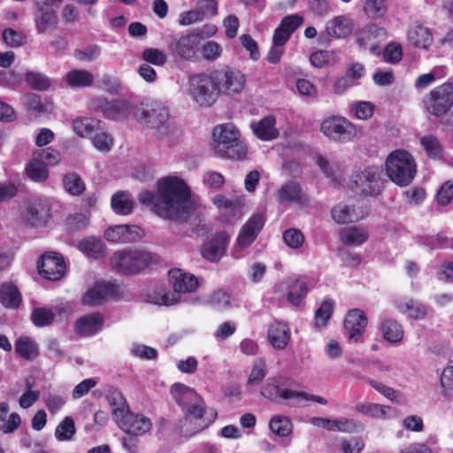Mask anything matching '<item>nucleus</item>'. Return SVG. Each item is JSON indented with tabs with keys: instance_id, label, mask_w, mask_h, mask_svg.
Instances as JSON below:
<instances>
[{
	"instance_id": "f257e3e1",
	"label": "nucleus",
	"mask_w": 453,
	"mask_h": 453,
	"mask_svg": "<svg viewBox=\"0 0 453 453\" xmlns=\"http://www.w3.org/2000/svg\"><path fill=\"white\" fill-rule=\"evenodd\" d=\"M138 200L158 217L172 220L186 219L194 207L189 188L175 176L161 178L156 193L142 191Z\"/></svg>"
},
{
	"instance_id": "f03ea898",
	"label": "nucleus",
	"mask_w": 453,
	"mask_h": 453,
	"mask_svg": "<svg viewBox=\"0 0 453 453\" xmlns=\"http://www.w3.org/2000/svg\"><path fill=\"white\" fill-rule=\"evenodd\" d=\"M171 395L181 407L186 421L194 424L193 433L203 430L216 419V412L206 415L204 401L193 388L175 383L171 387Z\"/></svg>"
},
{
	"instance_id": "7ed1b4c3",
	"label": "nucleus",
	"mask_w": 453,
	"mask_h": 453,
	"mask_svg": "<svg viewBox=\"0 0 453 453\" xmlns=\"http://www.w3.org/2000/svg\"><path fill=\"white\" fill-rule=\"evenodd\" d=\"M138 121L148 128L155 130L158 139L176 136L180 130L171 121L169 108L163 103L150 101L142 104L137 114Z\"/></svg>"
},
{
	"instance_id": "20e7f679",
	"label": "nucleus",
	"mask_w": 453,
	"mask_h": 453,
	"mask_svg": "<svg viewBox=\"0 0 453 453\" xmlns=\"http://www.w3.org/2000/svg\"><path fill=\"white\" fill-rule=\"evenodd\" d=\"M214 150L222 157L242 159L247 154V147L240 140V132L232 123L216 126L212 131Z\"/></svg>"
},
{
	"instance_id": "39448f33",
	"label": "nucleus",
	"mask_w": 453,
	"mask_h": 453,
	"mask_svg": "<svg viewBox=\"0 0 453 453\" xmlns=\"http://www.w3.org/2000/svg\"><path fill=\"white\" fill-rule=\"evenodd\" d=\"M385 167L388 177L401 187L409 185L417 172L413 157L404 150L392 151L386 159Z\"/></svg>"
},
{
	"instance_id": "423d86ee",
	"label": "nucleus",
	"mask_w": 453,
	"mask_h": 453,
	"mask_svg": "<svg viewBox=\"0 0 453 453\" xmlns=\"http://www.w3.org/2000/svg\"><path fill=\"white\" fill-rule=\"evenodd\" d=\"M169 280L173 285V292L164 290L156 294L151 301L153 303L166 306L178 303L180 302V294L193 292L198 287L196 278L180 269L170 270Z\"/></svg>"
},
{
	"instance_id": "0eeeda50",
	"label": "nucleus",
	"mask_w": 453,
	"mask_h": 453,
	"mask_svg": "<svg viewBox=\"0 0 453 453\" xmlns=\"http://www.w3.org/2000/svg\"><path fill=\"white\" fill-rule=\"evenodd\" d=\"M187 94L200 106H211L219 96L214 73L190 76L187 85Z\"/></svg>"
},
{
	"instance_id": "6e6552de",
	"label": "nucleus",
	"mask_w": 453,
	"mask_h": 453,
	"mask_svg": "<svg viewBox=\"0 0 453 453\" xmlns=\"http://www.w3.org/2000/svg\"><path fill=\"white\" fill-rule=\"evenodd\" d=\"M293 381L291 379L278 376L270 377L261 388V395L273 402L285 403L291 407H297V390L292 388Z\"/></svg>"
},
{
	"instance_id": "1a4fd4ad",
	"label": "nucleus",
	"mask_w": 453,
	"mask_h": 453,
	"mask_svg": "<svg viewBox=\"0 0 453 453\" xmlns=\"http://www.w3.org/2000/svg\"><path fill=\"white\" fill-rule=\"evenodd\" d=\"M152 256L144 250L124 249L118 250L111 257V265L124 273H137L151 262Z\"/></svg>"
},
{
	"instance_id": "9d476101",
	"label": "nucleus",
	"mask_w": 453,
	"mask_h": 453,
	"mask_svg": "<svg viewBox=\"0 0 453 453\" xmlns=\"http://www.w3.org/2000/svg\"><path fill=\"white\" fill-rule=\"evenodd\" d=\"M119 408L113 409V414L120 419L121 429L128 434L142 436L152 428L150 418L140 413L130 412L124 397L118 396Z\"/></svg>"
},
{
	"instance_id": "9b49d317",
	"label": "nucleus",
	"mask_w": 453,
	"mask_h": 453,
	"mask_svg": "<svg viewBox=\"0 0 453 453\" xmlns=\"http://www.w3.org/2000/svg\"><path fill=\"white\" fill-rule=\"evenodd\" d=\"M423 104L434 116L446 114L453 106V82H445L432 89L423 98Z\"/></svg>"
},
{
	"instance_id": "f8f14e48",
	"label": "nucleus",
	"mask_w": 453,
	"mask_h": 453,
	"mask_svg": "<svg viewBox=\"0 0 453 453\" xmlns=\"http://www.w3.org/2000/svg\"><path fill=\"white\" fill-rule=\"evenodd\" d=\"M201 35L196 32L181 35L169 47L173 58L194 62L200 58Z\"/></svg>"
},
{
	"instance_id": "ddd939ff",
	"label": "nucleus",
	"mask_w": 453,
	"mask_h": 453,
	"mask_svg": "<svg viewBox=\"0 0 453 453\" xmlns=\"http://www.w3.org/2000/svg\"><path fill=\"white\" fill-rule=\"evenodd\" d=\"M320 131L328 139L341 142L350 141L356 134L355 125L342 116L325 119L320 124Z\"/></svg>"
},
{
	"instance_id": "4468645a",
	"label": "nucleus",
	"mask_w": 453,
	"mask_h": 453,
	"mask_svg": "<svg viewBox=\"0 0 453 453\" xmlns=\"http://www.w3.org/2000/svg\"><path fill=\"white\" fill-rule=\"evenodd\" d=\"M219 95L234 96L241 93L246 83L245 76L238 70H225L214 72Z\"/></svg>"
},
{
	"instance_id": "2eb2a0df",
	"label": "nucleus",
	"mask_w": 453,
	"mask_h": 453,
	"mask_svg": "<svg viewBox=\"0 0 453 453\" xmlns=\"http://www.w3.org/2000/svg\"><path fill=\"white\" fill-rule=\"evenodd\" d=\"M34 14V22L37 35L50 34L56 30L58 24L57 12L50 2H38Z\"/></svg>"
},
{
	"instance_id": "dca6fc26",
	"label": "nucleus",
	"mask_w": 453,
	"mask_h": 453,
	"mask_svg": "<svg viewBox=\"0 0 453 453\" xmlns=\"http://www.w3.org/2000/svg\"><path fill=\"white\" fill-rule=\"evenodd\" d=\"M379 175L377 167H367L354 177L352 188L357 194L373 196L379 191Z\"/></svg>"
},
{
	"instance_id": "f3484780",
	"label": "nucleus",
	"mask_w": 453,
	"mask_h": 453,
	"mask_svg": "<svg viewBox=\"0 0 453 453\" xmlns=\"http://www.w3.org/2000/svg\"><path fill=\"white\" fill-rule=\"evenodd\" d=\"M50 207L46 199L35 198L27 205L23 213V219L29 226H42L50 218Z\"/></svg>"
},
{
	"instance_id": "a211bd4d",
	"label": "nucleus",
	"mask_w": 453,
	"mask_h": 453,
	"mask_svg": "<svg viewBox=\"0 0 453 453\" xmlns=\"http://www.w3.org/2000/svg\"><path fill=\"white\" fill-rule=\"evenodd\" d=\"M41 275L50 280H58L65 273V264L63 257L56 252H49L42 256L38 263Z\"/></svg>"
},
{
	"instance_id": "6ab92c4d",
	"label": "nucleus",
	"mask_w": 453,
	"mask_h": 453,
	"mask_svg": "<svg viewBox=\"0 0 453 453\" xmlns=\"http://www.w3.org/2000/svg\"><path fill=\"white\" fill-rule=\"evenodd\" d=\"M143 235V230L135 225H118L107 228L104 232V238L111 242H133L142 239Z\"/></svg>"
},
{
	"instance_id": "aec40b11",
	"label": "nucleus",
	"mask_w": 453,
	"mask_h": 453,
	"mask_svg": "<svg viewBox=\"0 0 453 453\" xmlns=\"http://www.w3.org/2000/svg\"><path fill=\"white\" fill-rule=\"evenodd\" d=\"M265 223V219L261 214H255L241 228L237 246L241 249L249 247L257 238Z\"/></svg>"
},
{
	"instance_id": "412c9836",
	"label": "nucleus",
	"mask_w": 453,
	"mask_h": 453,
	"mask_svg": "<svg viewBox=\"0 0 453 453\" xmlns=\"http://www.w3.org/2000/svg\"><path fill=\"white\" fill-rule=\"evenodd\" d=\"M229 235L225 232L218 233L202 247L203 257L211 262L219 260L226 250Z\"/></svg>"
},
{
	"instance_id": "4be33fe9",
	"label": "nucleus",
	"mask_w": 453,
	"mask_h": 453,
	"mask_svg": "<svg viewBox=\"0 0 453 453\" xmlns=\"http://www.w3.org/2000/svg\"><path fill=\"white\" fill-rule=\"evenodd\" d=\"M367 326L365 312L359 309L349 311L344 321V327L349 340L358 342Z\"/></svg>"
},
{
	"instance_id": "5701e85b",
	"label": "nucleus",
	"mask_w": 453,
	"mask_h": 453,
	"mask_svg": "<svg viewBox=\"0 0 453 453\" xmlns=\"http://www.w3.org/2000/svg\"><path fill=\"white\" fill-rule=\"evenodd\" d=\"M379 331L384 341L392 345H400L403 342V325L393 318H384L379 325Z\"/></svg>"
},
{
	"instance_id": "b1692460",
	"label": "nucleus",
	"mask_w": 453,
	"mask_h": 453,
	"mask_svg": "<svg viewBox=\"0 0 453 453\" xmlns=\"http://www.w3.org/2000/svg\"><path fill=\"white\" fill-rule=\"evenodd\" d=\"M334 220L339 224L356 222L367 215V210L363 205L339 204L331 211Z\"/></svg>"
},
{
	"instance_id": "393cba45",
	"label": "nucleus",
	"mask_w": 453,
	"mask_h": 453,
	"mask_svg": "<svg viewBox=\"0 0 453 453\" xmlns=\"http://www.w3.org/2000/svg\"><path fill=\"white\" fill-rule=\"evenodd\" d=\"M394 303L396 310L408 319L420 320L427 315V307L414 299L399 297Z\"/></svg>"
},
{
	"instance_id": "a878e982",
	"label": "nucleus",
	"mask_w": 453,
	"mask_h": 453,
	"mask_svg": "<svg viewBox=\"0 0 453 453\" xmlns=\"http://www.w3.org/2000/svg\"><path fill=\"white\" fill-rule=\"evenodd\" d=\"M114 293L113 285L104 282L97 283L84 294L82 303L88 306H96L112 296Z\"/></svg>"
},
{
	"instance_id": "bb28decb",
	"label": "nucleus",
	"mask_w": 453,
	"mask_h": 453,
	"mask_svg": "<svg viewBox=\"0 0 453 453\" xmlns=\"http://www.w3.org/2000/svg\"><path fill=\"white\" fill-rule=\"evenodd\" d=\"M407 39L415 48L424 50H427L434 41L430 29L420 23H414L408 28Z\"/></svg>"
},
{
	"instance_id": "cd10ccee",
	"label": "nucleus",
	"mask_w": 453,
	"mask_h": 453,
	"mask_svg": "<svg viewBox=\"0 0 453 453\" xmlns=\"http://www.w3.org/2000/svg\"><path fill=\"white\" fill-rule=\"evenodd\" d=\"M104 324L103 315L91 313L81 317L75 322V331L81 336H91L99 332Z\"/></svg>"
},
{
	"instance_id": "c85d7f7f",
	"label": "nucleus",
	"mask_w": 453,
	"mask_h": 453,
	"mask_svg": "<svg viewBox=\"0 0 453 453\" xmlns=\"http://www.w3.org/2000/svg\"><path fill=\"white\" fill-rule=\"evenodd\" d=\"M365 74V68L360 64H352L349 66L346 73L339 78L334 85V91L336 95H342L346 89L357 84V81Z\"/></svg>"
},
{
	"instance_id": "c756f323",
	"label": "nucleus",
	"mask_w": 453,
	"mask_h": 453,
	"mask_svg": "<svg viewBox=\"0 0 453 453\" xmlns=\"http://www.w3.org/2000/svg\"><path fill=\"white\" fill-rule=\"evenodd\" d=\"M284 284L288 290V302L296 306L301 305L308 293L307 282L299 276H293Z\"/></svg>"
},
{
	"instance_id": "7c9ffc66",
	"label": "nucleus",
	"mask_w": 453,
	"mask_h": 453,
	"mask_svg": "<svg viewBox=\"0 0 453 453\" xmlns=\"http://www.w3.org/2000/svg\"><path fill=\"white\" fill-rule=\"evenodd\" d=\"M250 126L254 134L260 140L272 141L280 135L279 129L276 127V119L272 115L252 122Z\"/></svg>"
},
{
	"instance_id": "2f4dec72",
	"label": "nucleus",
	"mask_w": 453,
	"mask_h": 453,
	"mask_svg": "<svg viewBox=\"0 0 453 453\" xmlns=\"http://www.w3.org/2000/svg\"><path fill=\"white\" fill-rule=\"evenodd\" d=\"M278 197L280 203H303L305 196L300 184L295 180L285 182L278 190Z\"/></svg>"
},
{
	"instance_id": "473e14b6",
	"label": "nucleus",
	"mask_w": 453,
	"mask_h": 453,
	"mask_svg": "<svg viewBox=\"0 0 453 453\" xmlns=\"http://www.w3.org/2000/svg\"><path fill=\"white\" fill-rule=\"evenodd\" d=\"M21 424V418L17 412H10L9 404L0 402V432L7 434L16 431Z\"/></svg>"
},
{
	"instance_id": "72a5a7b5",
	"label": "nucleus",
	"mask_w": 453,
	"mask_h": 453,
	"mask_svg": "<svg viewBox=\"0 0 453 453\" xmlns=\"http://www.w3.org/2000/svg\"><path fill=\"white\" fill-rule=\"evenodd\" d=\"M102 111L105 118L119 120L127 118L130 112L129 104L121 99L107 101L102 105Z\"/></svg>"
},
{
	"instance_id": "f704fd0d",
	"label": "nucleus",
	"mask_w": 453,
	"mask_h": 453,
	"mask_svg": "<svg viewBox=\"0 0 453 453\" xmlns=\"http://www.w3.org/2000/svg\"><path fill=\"white\" fill-rule=\"evenodd\" d=\"M268 339L274 349H283L290 340V331L286 324L274 322L268 329Z\"/></svg>"
},
{
	"instance_id": "c9c22d12",
	"label": "nucleus",
	"mask_w": 453,
	"mask_h": 453,
	"mask_svg": "<svg viewBox=\"0 0 453 453\" xmlns=\"http://www.w3.org/2000/svg\"><path fill=\"white\" fill-rule=\"evenodd\" d=\"M78 249L86 256L95 259L103 257L106 251L104 242L94 236L82 239L78 244Z\"/></svg>"
},
{
	"instance_id": "e433bc0d",
	"label": "nucleus",
	"mask_w": 453,
	"mask_h": 453,
	"mask_svg": "<svg viewBox=\"0 0 453 453\" xmlns=\"http://www.w3.org/2000/svg\"><path fill=\"white\" fill-rule=\"evenodd\" d=\"M326 30L329 36L344 38L350 35L352 23L348 18L338 16L327 21Z\"/></svg>"
},
{
	"instance_id": "4c0bfd02",
	"label": "nucleus",
	"mask_w": 453,
	"mask_h": 453,
	"mask_svg": "<svg viewBox=\"0 0 453 453\" xmlns=\"http://www.w3.org/2000/svg\"><path fill=\"white\" fill-rule=\"evenodd\" d=\"M101 121L92 118H77L73 121V129L82 138H92L94 134L101 130Z\"/></svg>"
},
{
	"instance_id": "58836bf2",
	"label": "nucleus",
	"mask_w": 453,
	"mask_h": 453,
	"mask_svg": "<svg viewBox=\"0 0 453 453\" xmlns=\"http://www.w3.org/2000/svg\"><path fill=\"white\" fill-rule=\"evenodd\" d=\"M21 300V294L16 285L6 282L0 286V302L4 306L17 308Z\"/></svg>"
},
{
	"instance_id": "ea45409f",
	"label": "nucleus",
	"mask_w": 453,
	"mask_h": 453,
	"mask_svg": "<svg viewBox=\"0 0 453 453\" xmlns=\"http://www.w3.org/2000/svg\"><path fill=\"white\" fill-rule=\"evenodd\" d=\"M387 30L375 24L368 25L357 32V40L360 46L365 47L374 39L385 40Z\"/></svg>"
},
{
	"instance_id": "a19ab883",
	"label": "nucleus",
	"mask_w": 453,
	"mask_h": 453,
	"mask_svg": "<svg viewBox=\"0 0 453 453\" xmlns=\"http://www.w3.org/2000/svg\"><path fill=\"white\" fill-rule=\"evenodd\" d=\"M340 240L345 245H361L368 238V233L357 226L345 227L340 231Z\"/></svg>"
},
{
	"instance_id": "79ce46f5",
	"label": "nucleus",
	"mask_w": 453,
	"mask_h": 453,
	"mask_svg": "<svg viewBox=\"0 0 453 453\" xmlns=\"http://www.w3.org/2000/svg\"><path fill=\"white\" fill-rule=\"evenodd\" d=\"M27 177L35 182H44L49 178V169L34 155L26 165Z\"/></svg>"
},
{
	"instance_id": "37998d69",
	"label": "nucleus",
	"mask_w": 453,
	"mask_h": 453,
	"mask_svg": "<svg viewBox=\"0 0 453 453\" xmlns=\"http://www.w3.org/2000/svg\"><path fill=\"white\" fill-rule=\"evenodd\" d=\"M66 83L73 88H83L90 86L94 81L93 74L83 69H74L65 75Z\"/></svg>"
},
{
	"instance_id": "c03bdc74",
	"label": "nucleus",
	"mask_w": 453,
	"mask_h": 453,
	"mask_svg": "<svg viewBox=\"0 0 453 453\" xmlns=\"http://www.w3.org/2000/svg\"><path fill=\"white\" fill-rule=\"evenodd\" d=\"M134 202L127 192H119L111 197L112 210L120 215H128L134 209Z\"/></svg>"
},
{
	"instance_id": "a18cd8bd",
	"label": "nucleus",
	"mask_w": 453,
	"mask_h": 453,
	"mask_svg": "<svg viewBox=\"0 0 453 453\" xmlns=\"http://www.w3.org/2000/svg\"><path fill=\"white\" fill-rule=\"evenodd\" d=\"M375 106L369 101H356L349 105V116L360 119H370L374 113Z\"/></svg>"
},
{
	"instance_id": "49530a36",
	"label": "nucleus",
	"mask_w": 453,
	"mask_h": 453,
	"mask_svg": "<svg viewBox=\"0 0 453 453\" xmlns=\"http://www.w3.org/2000/svg\"><path fill=\"white\" fill-rule=\"evenodd\" d=\"M363 11L367 18L379 19L385 16L388 12L386 0H365Z\"/></svg>"
},
{
	"instance_id": "de8ad7c7",
	"label": "nucleus",
	"mask_w": 453,
	"mask_h": 453,
	"mask_svg": "<svg viewBox=\"0 0 453 453\" xmlns=\"http://www.w3.org/2000/svg\"><path fill=\"white\" fill-rule=\"evenodd\" d=\"M54 310L60 311L58 307L54 309L49 308H35L31 313V320L36 326H46L50 325L56 316Z\"/></svg>"
},
{
	"instance_id": "09e8293b",
	"label": "nucleus",
	"mask_w": 453,
	"mask_h": 453,
	"mask_svg": "<svg viewBox=\"0 0 453 453\" xmlns=\"http://www.w3.org/2000/svg\"><path fill=\"white\" fill-rule=\"evenodd\" d=\"M387 407L379 403H360L355 406V410L364 415L375 418H386L388 416Z\"/></svg>"
},
{
	"instance_id": "8fccbe9b",
	"label": "nucleus",
	"mask_w": 453,
	"mask_h": 453,
	"mask_svg": "<svg viewBox=\"0 0 453 453\" xmlns=\"http://www.w3.org/2000/svg\"><path fill=\"white\" fill-rule=\"evenodd\" d=\"M269 427L273 434L285 437L291 434L293 426L288 417L277 415L271 418Z\"/></svg>"
},
{
	"instance_id": "3c124183",
	"label": "nucleus",
	"mask_w": 453,
	"mask_h": 453,
	"mask_svg": "<svg viewBox=\"0 0 453 453\" xmlns=\"http://www.w3.org/2000/svg\"><path fill=\"white\" fill-rule=\"evenodd\" d=\"M76 433L74 421L71 417H65L56 427L55 437L58 441H71Z\"/></svg>"
},
{
	"instance_id": "603ef678",
	"label": "nucleus",
	"mask_w": 453,
	"mask_h": 453,
	"mask_svg": "<svg viewBox=\"0 0 453 453\" xmlns=\"http://www.w3.org/2000/svg\"><path fill=\"white\" fill-rule=\"evenodd\" d=\"M15 350L25 359H33L38 354L36 344L27 337H21L17 340Z\"/></svg>"
},
{
	"instance_id": "864d4df0",
	"label": "nucleus",
	"mask_w": 453,
	"mask_h": 453,
	"mask_svg": "<svg viewBox=\"0 0 453 453\" xmlns=\"http://www.w3.org/2000/svg\"><path fill=\"white\" fill-rule=\"evenodd\" d=\"M65 189L73 196H80L85 190V183L75 173H70L64 176Z\"/></svg>"
},
{
	"instance_id": "5fc2aeb1",
	"label": "nucleus",
	"mask_w": 453,
	"mask_h": 453,
	"mask_svg": "<svg viewBox=\"0 0 453 453\" xmlns=\"http://www.w3.org/2000/svg\"><path fill=\"white\" fill-rule=\"evenodd\" d=\"M142 58L149 65L163 66L167 61V55L160 49L150 47L142 50Z\"/></svg>"
},
{
	"instance_id": "6e6d98bb",
	"label": "nucleus",
	"mask_w": 453,
	"mask_h": 453,
	"mask_svg": "<svg viewBox=\"0 0 453 453\" xmlns=\"http://www.w3.org/2000/svg\"><path fill=\"white\" fill-rule=\"evenodd\" d=\"M420 144L427 156L433 158H440L442 155V149L438 139L433 134H427L420 139Z\"/></svg>"
},
{
	"instance_id": "4d7b16f0",
	"label": "nucleus",
	"mask_w": 453,
	"mask_h": 453,
	"mask_svg": "<svg viewBox=\"0 0 453 453\" xmlns=\"http://www.w3.org/2000/svg\"><path fill=\"white\" fill-rule=\"evenodd\" d=\"M369 385L391 402L395 403H402L403 395L399 391L374 380H370Z\"/></svg>"
},
{
	"instance_id": "13d9d810",
	"label": "nucleus",
	"mask_w": 453,
	"mask_h": 453,
	"mask_svg": "<svg viewBox=\"0 0 453 453\" xmlns=\"http://www.w3.org/2000/svg\"><path fill=\"white\" fill-rule=\"evenodd\" d=\"M33 155L47 168L58 165L61 160L60 153L51 148L36 150Z\"/></svg>"
},
{
	"instance_id": "bf43d9fd",
	"label": "nucleus",
	"mask_w": 453,
	"mask_h": 453,
	"mask_svg": "<svg viewBox=\"0 0 453 453\" xmlns=\"http://www.w3.org/2000/svg\"><path fill=\"white\" fill-rule=\"evenodd\" d=\"M334 303L331 299L325 300L315 312V325L324 326L333 313Z\"/></svg>"
},
{
	"instance_id": "052dcab7",
	"label": "nucleus",
	"mask_w": 453,
	"mask_h": 453,
	"mask_svg": "<svg viewBox=\"0 0 453 453\" xmlns=\"http://www.w3.org/2000/svg\"><path fill=\"white\" fill-rule=\"evenodd\" d=\"M25 81L29 87L37 90H45L50 86V79L37 72L27 73L25 76Z\"/></svg>"
},
{
	"instance_id": "680f3d73",
	"label": "nucleus",
	"mask_w": 453,
	"mask_h": 453,
	"mask_svg": "<svg viewBox=\"0 0 453 453\" xmlns=\"http://www.w3.org/2000/svg\"><path fill=\"white\" fill-rule=\"evenodd\" d=\"M266 364L265 359L258 358L257 359L252 366L250 373L248 377V384L250 385H257L259 384L266 376Z\"/></svg>"
},
{
	"instance_id": "e2e57ef3",
	"label": "nucleus",
	"mask_w": 453,
	"mask_h": 453,
	"mask_svg": "<svg viewBox=\"0 0 453 453\" xmlns=\"http://www.w3.org/2000/svg\"><path fill=\"white\" fill-rule=\"evenodd\" d=\"M91 139L94 146L100 151L107 152L112 146L111 137L103 130L102 127L101 130L96 132Z\"/></svg>"
},
{
	"instance_id": "0e129e2a",
	"label": "nucleus",
	"mask_w": 453,
	"mask_h": 453,
	"mask_svg": "<svg viewBox=\"0 0 453 453\" xmlns=\"http://www.w3.org/2000/svg\"><path fill=\"white\" fill-rule=\"evenodd\" d=\"M310 61L313 66L322 68L332 64L334 61V56L331 51L319 50L311 54Z\"/></svg>"
},
{
	"instance_id": "69168bd1",
	"label": "nucleus",
	"mask_w": 453,
	"mask_h": 453,
	"mask_svg": "<svg viewBox=\"0 0 453 453\" xmlns=\"http://www.w3.org/2000/svg\"><path fill=\"white\" fill-rule=\"evenodd\" d=\"M442 394L447 398L453 397V366L446 367L441 376Z\"/></svg>"
},
{
	"instance_id": "338daca9",
	"label": "nucleus",
	"mask_w": 453,
	"mask_h": 453,
	"mask_svg": "<svg viewBox=\"0 0 453 453\" xmlns=\"http://www.w3.org/2000/svg\"><path fill=\"white\" fill-rule=\"evenodd\" d=\"M200 52L206 60H215L220 57L222 47L214 41H209L204 44H201Z\"/></svg>"
},
{
	"instance_id": "774afa93",
	"label": "nucleus",
	"mask_w": 453,
	"mask_h": 453,
	"mask_svg": "<svg viewBox=\"0 0 453 453\" xmlns=\"http://www.w3.org/2000/svg\"><path fill=\"white\" fill-rule=\"evenodd\" d=\"M3 39L11 47H19L25 42L26 36L20 31L5 28L3 32Z\"/></svg>"
}]
</instances>
